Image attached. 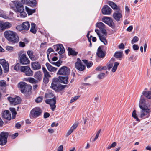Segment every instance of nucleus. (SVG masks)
Returning <instances> with one entry per match:
<instances>
[{
    "instance_id": "obj_1",
    "label": "nucleus",
    "mask_w": 151,
    "mask_h": 151,
    "mask_svg": "<svg viewBox=\"0 0 151 151\" xmlns=\"http://www.w3.org/2000/svg\"><path fill=\"white\" fill-rule=\"evenodd\" d=\"M68 77L66 76H59L58 78H55L53 80L51 88L55 91H58L65 88L66 86L60 84L59 83L60 81L62 83L67 84L68 83Z\"/></svg>"
},
{
    "instance_id": "obj_2",
    "label": "nucleus",
    "mask_w": 151,
    "mask_h": 151,
    "mask_svg": "<svg viewBox=\"0 0 151 151\" xmlns=\"http://www.w3.org/2000/svg\"><path fill=\"white\" fill-rule=\"evenodd\" d=\"M139 106L141 109L139 114V117L143 119L148 118L150 116V109L149 107V106L146 104V101L144 98H141Z\"/></svg>"
},
{
    "instance_id": "obj_3",
    "label": "nucleus",
    "mask_w": 151,
    "mask_h": 151,
    "mask_svg": "<svg viewBox=\"0 0 151 151\" xmlns=\"http://www.w3.org/2000/svg\"><path fill=\"white\" fill-rule=\"evenodd\" d=\"M5 38L12 43H17L19 41L18 35L15 32L10 30L5 31L4 33Z\"/></svg>"
},
{
    "instance_id": "obj_4",
    "label": "nucleus",
    "mask_w": 151,
    "mask_h": 151,
    "mask_svg": "<svg viewBox=\"0 0 151 151\" xmlns=\"http://www.w3.org/2000/svg\"><path fill=\"white\" fill-rule=\"evenodd\" d=\"M24 2V0H22L21 1H12L14 5L15 6V10L16 12H19L20 16L22 18L25 17L27 16V14L24 11V6L21 2Z\"/></svg>"
},
{
    "instance_id": "obj_5",
    "label": "nucleus",
    "mask_w": 151,
    "mask_h": 151,
    "mask_svg": "<svg viewBox=\"0 0 151 151\" xmlns=\"http://www.w3.org/2000/svg\"><path fill=\"white\" fill-rule=\"evenodd\" d=\"M19 59L21 63L23 65H27L29 64L30 61L27 57L26 54L22 52L18 53Z\"/></svg>"
},
{
    "instance_id": "obj_6",
    "label": "nucleus",
    "mask_w": 151,
    "mask_h": 151,
    "mask_svg": "<svg viewBox=\"0 0 151 151\" xmlns=\"http://www.w3.org/2000/svg\"><path fill=\"white\" fill-rule=\"evenodd\" d=\"M42 111L39 107H37L33 109L30 113V116L33 118H36L41 115Z\"/></svg>"
},
{
    "instance_id": "obj_7",
    "label": "nucleus",
    "mask_w": 151,
    "mask_h": 151,
    "mask_svg": "<svg viewBox=\"0 0 151 151\" xmlns=\"http://www.w3.org/2000/svg\"><path fill=\"white\" fill-rule=\"evenodd\" d=\"M20 71L24 73L25 75L27 76H31L33 74V71L28 66H21Z\"/></svg>"
},
{
    "instance_id": "obj_8",
    "label": "nucleus",
    "mask_w": 151,
    "mask_h": 151,
    "mask_svg": "<svg viewBox=\"0 0 151 151\" xmlns=\"http://www.w3.org/2000/svg\"><path fill=\"white\" fill-rule=\"evenodd\" d=\"M8 133L7 132H2L0 134V145H3L7 142Z\"/></svg>"
},
{
    "instance_id": "obj_9",
    "label": "nucleus",
    "mask_w": 151,
    "mask_h": 151,
    "mask_svg": "<svg viewBox=\"0 0 151 151\" xmlns=\"http://www.w3.org/2000/svg\"><path fill=\"white\" fill-rule=\"evenodd\" d=\"M45 102L47 104H50L51 109L52 111L55 110L56 107V100L55 97L46 100Z\"/></svg>"
},
{
    "instance_id": "obj_10",
    "label": "nucleus",
    "mask_w": 151,
    "mask_h": 151,
    "mask_svg": "<svg viewBox=\"0 0 151 151\" xmlns=\"http://www.w3.org/2000/svg\"><path fill=\"white\" fill-rule=\"evenodd\" d=\"M119 65V63L117 62H115L114 66H113V63L111 62H109L106 65L108 69L109 70L111 68H112L111 71L113 73L116 71Z\"/></svg>"
},
{
    "instance_id": "obj_11",
    "label": "nucleus",
    "mask_w": 151,
    "mask_h": 151,
    "mask_svg": "<svg viewBox=\"0 0 151 151\" xmlns=\"http://www.w3.org/2000/svg\"><path fill=\"white\" fill-rule=\"evenodd\" d=\"M18 87L20 88L22 93H25L27 89L29 88V86L26 83L24 82L19 83L18 84Z\"/></svg>"
},
{
    "instance_id": "obj_12",
    "label": "nucleus",
    "mask_w": 151,
    "mask_h": 151,
    "mask_svg": "<svg viewBox=\"0 0 151 151\" xmlns=\"http://www.w3.org/2000/svg\"><path fill=\"white\" fill-rule=\"evenodd\" d=\"M102 21L111 28L115 27V25L112 19L110 17H105L102 18Z\"/></svg>"
},
{
    "instance_id": "obj_13",
    "label": "nucleus",
    "mask_w": 151,
    "mask_h": 151,
    "mask_svg": "<svg viewBox=\"0 0 151 151\" xmlns=\"http://www.w3.org/2000/svg\"><path fill=\"white\" fill-rule=\"evenodd\" d=\"M69 69L66 66L61 67L58 70V73L59 75H68L69 74Z\"/></svg>"
},
{
    "instance_id": "obj_14",
    "label": "nucleus",
    "mask_w": 151,
    "mask_h": 151,
    "mask_svg": "<svg viewBox=\"0 0 151 151\" xmlns=\"http://www.w3.org/2000/svg\"><path fill=\"white\" fill-rule=\"evenodd\" d=\"M0 64L3 66L4 72H7L9 70V65L8 62H6V60L4 59L0 60Z\"/></svg>"
},
{
    "instance_id": "obj_15",
    "label": "nucleus",
    "mask_w": 151,
    "mask_h": 151,
    "mask_svg": "<svg viewBox=\"0 0 151 151\" xmlns=\"http://www.w3.org/2000/svg\"><path fill=\"white\" fill-rule=\"evenodd\" d=\"M54 49L56 51H58L60 50L58 52V53L60 55H62L63 54L64 52V48L61 44L56 45L54 46Z\"/></svg>"
},
{
    "instance_id": "obj_16",
    "label": "nucleus",
    "mask_w": 151,
    "mask_h": 151,
    "mask_svg": "<svg viewBox=\"0 0 151 151\" xmlns=\"http://www.w3.org/2000/svg\"><path fill=\"white\" fill-rule=\"evenodd\" d=\"M102 12L103 14L109 15L111 12V9L107 5H105L102 9Z\"/></svg>"
},
{
    "instance_id": "obj_17",
    "label": "nucleus",
    "mask_w": 151,
    "mask_h": 151,
    "mask_svg": "<svg viewBox=\"0 0 151 151\" xmlns=\"http://www.w3.org/2000/svg\"><path fill=\"white\" fill-rule=\"evenodd\" d=\"M75 66L77 69L81 71L83 70L85 68V66L83 65L81 62H76L75 63Z\"/></svg>"
},
{
    "instance_id": "obj_18",
    "label": "nucleus",
    "mask_w": 151,
    "mask_h": 151,
    "mask_svg": "<svg viewBox=\"0 0 151 151\" xmlns=\"http://www.w3.org/2000/svg\"><path fill=\"white\" fill-rule=\"evenodd\" d=\"M12 26V24L9 22L0 21V28H9L11 27Z\"/></svg>"
},
{
    "instance_id": "obj_19",
    "label": "nucleus",
    "mask_w": 151,
    "mask_h": 151,
    "mask_svg": "<svg viewBox=\"0 0 151 151\" xmlns=\"http://www.w3.org/2000/svg\"><path fill=\"white\" fill-rule=\"evenodd\" d=\"M95 31L98 35L101 41L103 42L104 45H106L107 42L106 38L103 35H101L99 33V30L98 29H96Z\"/></svg>"
},
{
    "instance_id": "obj_20",
    "label": "nucleus",
    "mask_w": 151,
    "mask_h": 151,
    "mask_svg": "<svg viewBox=\"0 0 151 151\" xmlns=\"http://www.w3.org/2000/svg\"><path fill=\"white\" fill-rule=\"evenodd\" d=\"M2 116L3 118L8 120L11 119V114L8 110H5L2 114Z\"/></svg>"
},
{
    "instance_id": "obj_21",
    "label": "nucleus",
    "mask_w": 151,
    "mask_h": 151,
    "mask_svg": "<svg viewBox=\"0 0 151 151\" xmlns=\"http://www.w3.org/2000/svg\"><path fill=\"white\" fill-rule=\"evenodd\" d=\"M32 68L33 69L37 70L41 68V65L37 62H34L31 63Z\"/></svg>"
},
{
    "instance_id": "obj_22",
    "label": "nucleus",
    "mask_w": 151,
    "mask_h": 151,
    "mask_svg": "<svg viewBox=\"0 0 151 151\" xmlns=\"http://www.w3.org/2000/svg\"><path fill=\"white\" fill-rule=\"evenodd\" d=\"M27 53L32 60L35 61L38 59V57L35 56L33 55V52L32 50H28L27 51Z\"/></svg>"
},
{
    "instance_id": "obj_23",
    "label": "nucleus",
    "mask_w": 151,
    "mask_h": 151,
    "mask_svg": "<svg viewBox=\"0 0 151 151\" xmlns=\"http://www.w3.org/2000/svg\"><path fill=\"white\" fill-rule=\"evenodd\" d=\"M105 55V53L102 50L100 47H99L97 50L96 55L98 57L103 58Z\"/></svg>"
},
{
    "instance_id": "obj_24",
    "label": "nucleus",
    "mask_w": 151,
    "mask_h": 151,
    "mask_svg": "<svg viewBox=\"0 0 151 151\" xmlns=\"http://www.w3.org/2000/svg\"><path fill=\"white\" fill-rule=\"evenodd\" d=\"M123 55L122 51H117L114 54V56L116 58L118 59L119 60H121Z\"/></svg>"
},
{
    "instance_id": "obj_25",
    "label": "nucleus",
    "mask_w": 151,
    "mask_h": 151,
    "mask_svg": "<svg viewBox=\"0 0 151 151\" xmlns=\"http://www.w3.org/2000/svg\"><path fill=\"white\" fill-rule=\"evenodd\" d=\"M122 14L120 12H115L113 14V17L117 21H119L120 18L122 17Z\"/></svg>"
},
{
    "instance_id": "obj_26",
    "label": "nucleus",
    "mask_w": 151,
    "mask_h": 151,
    "mask_svg": "<svg viewBox=\"0 0 151 151\" xmlns=\"http://www.w3.org/2000/svg\"><path fill=\"white\" fill-rule=\"evenodd\" d=\"M34 76L38 81H41L42 78L41 72L40 71H37L35 73Z\"/></svg>"
},
{
    "instance_id": "obj_27",
    "label": "nucleus",
    "mask_w": 151,
    "mask_h": 151,
    "mask_svg": "<svg viewBox=\"0 0 151 151\" xmlns=\"http://www.w3.org/2000/svg\"><path fill=\"white\" fill-rule=\"evenodd\" d=\"M46 66L48 70L50 71L55 72L57 70V68L52 66L48 63H46Z\"/></svg>"
},
{
    "instance_id": "obj_28",
    "label": "nucleus",
    "mask_w": 151,
    "mask_h": 151,
    "mask_svg": "<svg viewBox=\"0 0 151 151\" xmlns=\"http://www.w3.org/2000/svg\"><path fill=\"white\" fill-rule=\"evenodd\" d=\"M30 24L29 22H23L22 24L18 26L17 27L22 28H29Z\"/></svg>"
},
{
    "instance_id": "obj_29",
    "label": "nucleus",
    "mask_w": 151,
    "mask_h": 151,
    "mask_svg": "<svg viewBox=\"0 0 151 151\" xmlns=\"http://www.w3.org/2000/svg\"><path fill=\"white\" fill-rule=\"evenodd\" d=\"M25 81H28L30 83H33V84H35L38 82V81L37 80H36L34 78H25L24 79Z\"/></svg>"
},
{
    "instance_id": "obj_30",
    "label": "nucleus",
    "mask_w": 151,
    "mask_h": 151,
    "mask_svg": "<svg viewBox=\"0 0 151 151\" xmlns=\"http://www.w3.org/2000/svg\"><path fill=\"white\" fill-rule=\"evenodd\" d=\"M68 54L69 55H71L72 56H75L77 55L78 52H76L75 51L73 50L72 48H68Z\"/></svg>"
},
{
    "instance_id": "obj_31",
    "label": "nucleus",
    "mask_w": 151,
    "mask_h": 151,
    "mask_svg": "<svg viewBox=\"0 0 151 151\" xmlns=\"http://www.w3.org/2000/svg\"><path fill=\"white\" fill-rule=\"evenodd\" d=\"M27 3L29 6H33L36 4V1L35 0H27Z\"/></svg>"
},
{
    "instance_id": "obj_32",
    "label": "nucleus",
    "mask_w": 151,
    "mask_h": 151,
    "mask_svg": "<svg viewBox=\"0 0 151 151\" xmlns=\"http://www.w3.org/2000/svg\"><path fill=\"white\" fill-rule=\"evenodd\" d=\"M21 98L19 96H17L14 98L13 105H15L20 104L21 102Z\"/></svg>"
},
{
    "instance_id": "obj_33",
    "label": "nucleus",
    "mask_w": 151,
    "mask_h": 151,
    "mask_svg": "<svg viewBox=\"0 0 151 151\" xmlns=\"http://www.w3.org/2000/svg\"><path fill=\"white\" fill-rule=\"evenodd\" d=\"M142 94L147 98L150 99H151V91H143L142 92Z\"/></svg>"
},
{
    "instance_id": "obj_34",
    "label": "nucleus",
    "mask_w": 151,
    "mask_h": 151,
    "mask_svg": "<svg viewBox=\"0 0 151 151\" xmlns=\"http://www.w3.org/2000/svg\"><path fill=\"white\" fill-rule=\"evenodd\" d=\"M108 4L114 10H117V5L114 2L111 1H109L108 2Z\"/></svg>"
},
{
    "instance_id": "obj_35",
    "label": "nucleus",
    "mask_w": 151,
    "mask_h": 151,
    "mask_svg": "<svg viewBox=\"0 0 151 151\" xmlns=\"http://www.w3.org/2000/svg\"><path fill=\"white\" fill-rule=\"evenodd\" d=\"M42 69L44 73V76L49 78L51 76L50 75L49 72L47 71L45 67H42Z\"/></svg>"
},
{
    "instance_id": "obj_36",
    "label": "nucleus",
    "mask_w": 151,
    "mask_h": 151,
    "mask_svg": "<svg viewBox=\"0 0 151 151\" xmlns=\"http://www.w3.org/2000/svg\"><path fill=\"white\" fill-rule=\"evenodd\" d=\"M0 17L6 19L9 18V17L6 15L5 12L1 9H0Z\"/></svg>"
},
{
    "instance_id": "obj_37",
    "label": "nucleus",
    "mask_w": 151,
    "mask_h": 151,
    "mask_svg": "<svg viewBox=\"0 0 151 151\" xmlns=\"http://www.w3.org/2000/svg\"><path fill=\"white\" fill-rule=\"evenodd\" d=\"M96 27L99 28H105V25L102 22H99L97 23Z\"/></svg>"
},
{
    "instance_id": "obj_38",
    "label": "nucleus",
    "mask_w": 151,
    "mask_h": 151,
    "mask_svg": "<svg viewBox=\"0 0 151 151\" xmlns=\"http://www.w3.org/2000/svg\"><path fill=\"white\" fill-rule=\"evenodd\" d=\"M25 9L29 15L32 14L35 12V9H31L27 7H26Z\"/></svg>"
},
{
    "instance_id": "obj_39",
    "label": "nucleus",
    "mask_w": 151,
    "mask_h": 151,
    "mask_svg": "<svg viewBox=\"0 0 151 151\" xmlns=\"http://www.w3.org/2000/svg\"><path fill=\"white\" fill-rule=\"evenodd\" d=\"M10 111L12 113V119H14L15 118L16 115L17 113L15 109L14 108H12L10 109Z\"/></svg>"
},
{
    "instance_id": "obj_40",
    "label": "nucleus",
    "mask_w": 151,
    "mask_h": 151,
    "mask_svg": "<svg viewBox=\"0 0 151 151\" xmlns=\"http://www.w3.org/2000/svg\"><path fill=\"white\" fill-rule=\"evenodd\" d=\"M132 116L134 118L136 119V121L138 122L140 121V120L137 117V116L136 111L135 110H134L133 111L132 114Z\"/></svg>"
},
{
    "instance_id": "obj_41",
    "label": "nucleus",
    "mask_w": 151,
    "mask_h": 151,
    "mask_svg": "<svg viewBox=\"0 0 151 151\" xmlns=\"http://www.w3.org/2000/svg\"><path fill=\"white\" fill-rule=\"evenodd\" d=\"M83 61L85 63V64H86L88 68H89L91 66L93 65V63H88V61L86 60H83Z\"/></svg>"
},
{
    "instance_id": "obj_42",
    "label": "nucleus",
    "mask_w": 151,
    "mask_h": 151,
    "mask_svg": "<svg viewBox=\"0 0 151 151\" xmlns=\"http://www.w3.org/2000/svg\"><path fill=\"white\" fill-rule=\"evenodd\" d=\"M105 76V74L104 73H101L99 74L97 76V78L101 79L104 78Z\"/></svg>"
},
{
    "instance_id": "obj_43",
    "label": "nucleus",
    "mask_w": 151,
    "mask_h": 151,
    "mask_svg": "<svg viewBox=\"0 0 151 151\" xmlns=\"http://www.w3.org/2000/svg\"><path fill=\"white\" fill-rule=\"evenodd\" d=\"M62 61H61L60 60H59L56 62H52L51 63V64L53 65H55L58 67H59L62 63Z\"/></svg>"
},
{
    "instance_id": "obj_44",
    "label": "nucleus",
    "mask_w": 151,
    "mask_h": 151,
    "mask_svg": "<svg viewBox=\"0 0 151 151\" xmlns=\"http://www.w3.org/2000/svg\"><path fill=\"white\" fill-rule=\"evenodd\" d=\"M20 65L19 63H17L14 67V69L17 71L20 70Z\"/></svg>"
},
{
    "instance_id": "obj_45",
    "label": "nucleus",
    "mask_w": 151,
    "mask_h": 151,
    "mask_svg": "<svg viewBox=\"0 0 151 151\" xmlns=\"http://www.w3.org/2000/svg\"><path fill=\"white\" fill-rule=\"evenodd\" d=\"M139 40V38L137 36H135L134 37L133 39L132 40L131 43L132 44H133L135 43L136 42L138 41Z\"/></svg>"
},
{
    "instance_id": "obj_46",
    "label": "nucleus",
    "mask_w": 151,
    "mask_h": 151,
    "mask_svg": "<svg viewBox=\"0 0 151 151\" xmlns=\"http://www.w3.org/2000/svg\"><path fill=\"white\" fill-rule=\"evenodd\" d=\"M6 86V83L5 81L2 80L0 81V86L5 87Z\"/></svg>"
},
{
    "instance_id": "obj_47",
    "label": "nucleus",
    "mask_w": 151,
    "mask_h": 151,
    "mask_svg": "<svg viewBox=\"0 0 151 151\" xmlns=\"http://www.w3.org/2000/svg\"><path fill=\"white\" fill-rule=\"evenodd\" d=\"M130 9L129 7L127 6H125V12L127 14H129L130 13Z\"/></svg>"
},
{
    "instance_id": "obj_48",
    "label": "nucleus",
    "mask_w": 151,
    "mask_h": 151,
    "mask_svg": "<svg viewBox=\"0 0 151 151\" xmlns=\"http://www.w3.org/2000/svg\"><path fill=\"white\" fill-rule=\"evenodd\" d=\"M43 99L42 97L39 96L35 99V101L37 103L40 102H42Z\"/></svg>"
},
{
    "instance_id": "obj_49",
    "label": "nucleus",
    "mask_w": 151,
    "mask_h": 151,
    "mask_svg": "<svg viewBox=\"0 0 151 151\" xmlns=\"http://www.w3.org/2000/svg\"><path fill=\"white\" fill-rule=\"evenodd\" d=\"M78 123H74L73 125L71 127L70 129L73 131L75 129L78 127Z\"/></svg>"
},
{
    "instance_id": "obj_50",
    "label": "nucleus",
    "mask_w": 151,
    "mask_h": 151,
    "mask_svg": "<svg viewBox=\"0 0 151 151\" xmlns=\"http://www.w3.org/2000/svg\"><path fill=\"white\" fill-rule=\"evenodd\" d=\"M79 96H75L70 100V103H71L76 101L77 99H78Z\"/></svg>"
},
{
    "instance_id": "obj_51",
    "label": "nucleus",
    "mask_w": 151,
    "mask_h": 151,
    "mask_svg": "<svg viewBox=\"0 0 151 151\" xmlns=\"http://www.w3.org/2000/svg\"><path fill=\"white\" fill-rule=\"evenodd\" d=\"M101 131V129H100L97 132V133L96 134L95 137V138L93 139V141H95L98 139L99 136V135Z\"/></svg>"
},
{
    "instance_id": "obj_52",
    "label": "nucleus",
    "mask_w": 151,
    "mask_h": 151,
    "mask_svg": "<svg viewBox=\"0 0 151 151\" xmlns=\"http://www.w3.org/2000/svg\"><path fill=\"white\" fill-rule=\"evenodd\" d=\"M8 100L11 104L13 105L14 98H13L11 97H8Z\"/></svg>"
},
{
    "instance_id": "obj_53",
    "label": "nucleus",
    "mask_w": 151,
    "mask_h": 151,
    "mask_svg": "<svg viewBox=\"0 0 151 151\" xmlns=\"http://www.w3.org/2000/svg\"><path fill=\"white\" fill-rule=\"evenodd\" d=\"M99 32H100L102 34L104 35H106L107 32L105 29H100Z\"/></svg>"
},
{
    "instance_id": "obj_54",
    "label": "nucleus",
    "mask_w": 151,
    "mask_h": 151,
    "mask_svg": "<svg viewBox=\"0 0 151 151\" xmlns=\"http://www.w3.org/2000/svg\"><path fill=\"white\" fill-rule=\"evenodd\" d=\"M49 77L44 76L43 82L45 83H47L49 81Z\"/></svg>"
},
{
    "instance_id": "obj_55",
    "label": "nucleus",
    "mask_w": 151,
    "mask_h": 151,
    "mask_svg": "<svg viewBox=\"0 0 151 151\" xmlns=\"http://www.w3.org/2000/svg\"><path fill=\"white\" fill-rule=\"evenodd\" d=\"M114 29V30L112 29H108L107 31L109 34H111L113 33L114 32L116 31L115 30V29Z\"/></svg>"
},
{
    "instance_id": "obj_56",
    "label": "nucleus",
    "mask_w": 151,
    "mask_h": 151,
    "mask_svg": "<svg viewBox=\"0 0 151 151\" xmlns=\"http://www.w3.org/2000/svg\"><path fill=\"white\" fill-rule=\"evenodd\" d=\"M53 51H54V50L50 48H49L48 49V50L47 51V56H49V55L50 53L52 52H53Z\"/></svg>"
},
{
    "instance_id": "obj_57",
    "label": "nucleus",
    "mask_w": 151,
    "mask_h": 151,
    "mask_svg": "<svg viewBox=\"0 0 151 151\" xmlns=\"http://www.w3.org/2000/svg\"><path fill=\"white\" fill-rule=\"evenodd\" d=\"M90 76H88L85 77L84 79L85 81L88 82H90L91 81V79L90 78Z\"/></svg>"
},
{
    "instance_id": "obj_58",
    "label": "nucleus",
    "mask_w": 151,
    "mask_h": 151,
    "mask_svg": "<svg viewBox=\"0 0 151 151\" xmlns=\"http://www.w3.org/2000/svg\"><path fill=\"white\" fill-rule=\"evenodd\" d=\"M133 49L135 50H137L139 48L138 46L136 44H134L132 46Z\"/></svg>"
},
{
    "instance_id": "obj_59",
    "label": "nucleus",
    "mask_w": 151,
    "mask_h": 151,
    "mask_svg": "<svg viewBox=\"0 0 151 151\" xmlns=\"http://www.w3.org/2000/svg\"><path fill=\"white\" fill-rule=\"evenodd\" d=\"M6 48L8 51H12L13 50V48L12 47L7 46H6Z\"/></svg>"
},
{
    "instance_id": "obj_60",
    "label": "nucleus",
    "mask_w": 151,
    "mask_h": 151,
    "mask_svg": "<svg viewBox=\"0 0 151 151\" xmlns=\"http://www.w3.org/2000/svg\"><path fill=\"white\" fill-rule=\"evenodd\" d=\"M29 29H20L19 30V31H21V32L23 34H25L26 32V31H27Z\"/></svg>"
},
{
    "instance_id": "obj_61",
    "label": "nucleus",
    "mask_w": 151,
    "mask_h": 151,
    "mask_svg": "<svg viewBox=\"0 0 151 151\" xmlns=\"http://www.w3.org/2000/svg\"><path fill=\"white\" fill-rule=\"evenodd\" d=\"M119 48L121 49H124V46L123 43H121L118 46Z\"/></svg>"
},
{
    "instance_id": "obj_62",
    "label": "nucleus",
    "mask_w": 151,
    "mask_h": 151,
    "mask_svg": "<svg viewBox=\"0 0 151 151\" xmlns=\"http://www.w3.org/2000/svg\"><path fill=\"white\" fill-rule=\"evenodd\" d=\"M25 46V44L24 42H19V46L22 47H24Z\"/></svg>"
},
{
    "instance_id": "obj_63",
    "label": "nucleus",
    "mask_w": 151,
    "mask_h": 151,
    "mask_svg": "<svg viewBox=\"0 0 151 151\" xmlns=\"http://www.w3.org/2000/svg\"><path fill=\"white\" fill-rule=\"evenodd\" d=\"M73 132V131L70 129L67 132L66 134V136L67 137L70 134H71V133L72 132Z\"/></svg>"
},
{
    "instance_id": "obj_64",
    "label": "nucleus",
    "mask_w": 151,
    "mask_h": 151,
    "mask_svg": "<svg viewBox=\"0 0 151 151\" xmlns=\"http://www.w3.org/2000/svg\"><path fill=\"white\" fill-rule=\"evenodd\" d=\"M63 145L60 146L57 149V151H63Z\"/></svg>"
}]
</instances>
